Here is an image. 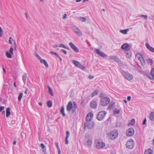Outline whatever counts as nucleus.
Returning a JSON list of instances; mask_svg holds the SVG:
<instances>
[{
    "label": "nucleus",
    "instance_id": "473e14b6",
    "mask_svg": "<svg viewBox=\"0 0 154 154\" xmlns=\"http://www.w3.org/2000/svg\"><path fill=\"white\" fill-rule=\"evenodd\" d=\"M135 124V120L134 119H132L130 121L129 125H134Z\"/></svg>",
    "mask_w": 154,
    "mask_h": 154
},
{
    "label": "nucleus",
    "instance_id": "052dcab7",
    "mask_svg": "<svg viewBox=\"0 0 154 154\" xmlns=\"http://www.w3.org/2000/svg\"><path fill=\"white\" fill-rule=\"evenodd\" d=\"M66 16H67L66 14H64V15L63 17V19H65L66 17Z\"/></svg>",
    "mask_w": 154,
    "mask_h": 154
},
{
    "label": "nucleus",
    "instance_id": "c9c22d12",
    "mask_svg": "<svg viewBox=\"0 0 154 154\" xmlns=\"http://www.w3.org/2000/svg\"><path fill=\"white\" fill-rule=\"evenodd\" d=\"M120 112V110L117 109H115L113 110V113L114 114H118Z\"/></svg>",
    "mask_w": 154,
    "mask_h": 154
},
{
    "label": "nucleus",
    "instance_id": "c85d7f7f",
    "mask_svg": "<svg viewBox=\"0 0 154 154\" xmlns=\"http://www.w3.org/2000/svg\"><path fill=\"white\" fill-rule=\"evenodd\" d=\"M99 91L97 90H95V91L92 93L91 94V97H93L97 95L98 93H99Z\"/></svg>",
    "mask_w": 154,
    "mask_h": 154
},
{
    "label": "nucleus",
    "instance_id": "7ed1b4c3",
    "mask_svg": "<svg viewBox=\"0 0 154 154\" xmlns=\"http://www.w3.org/2000/svg\"><path fill=\"white\" fill-rule=\"evenodd\" d=\"M118 131L116 130H113L110 132L108 136L110 139L114 140L118 136Z\"/></svg>",
    "mask_w": 154,
    "mask_h": 154
},
{
    "label": "nucleus",
    "instance_id": "4be33fe9",
    "mask_svg": "<svg viewBox=\"0 0 154 154\" xmlns=\"http://www.w3.org/2000/svg\"><path fill=\"white\" fill-rule=\"evenodd\" d=\"M152 150L150 148L146 149L145 152L144 154H152Z\"/></svg>",
    "mask_w": 154,
    "mask_h": 154
},
{
    "label": "nucleus",
    "instance_id": "aec40b11",
    "mask_svg": "<svg viewBox=\"0 0 154 154\" xmlns=\"http://www.w3.org/2000/svg\"><path fill=\"white\" fill-rule=\"evenodd\" d=\"M150 76V79L154 81V69H152L151 70Z\"/></svg>",
    "mask_w": 154,
    "mask_h": 154
},
{
    "label": "nucleus",
    "instance_id": "423d86ee",
    "mask_svg": "<svg viewBox=\"0 0 154 154\" xmlns=\"http://www.w3.org/2000/svg\"><path fill=\"white\" fill-rule=\"evenodd\" d=\"M106 112L105 111H102L99 112L97 117V119L99 121L102 120L105 117Z\"/></svg>",
    "mask_w": 154,
    "mask_h": 154
},
{
    "label": "nucleus",
    "instance_id": "4c0bfd02",
    "mask_svg": "<svg viewBox=\"0 0 154 154\" xmlns=\"http://www.w3.org/2000/svg\"><path fill=\"white\" fill-rule=\"evenodd\" d=\"M138 17H139L143 18L145 20H147L148 18L147 15H143L142 14H140L138 16Z\"/></svg>",
    "mask_w": 154,
    "mask_h": 154
},
{
    "label": "nucleus",
    "instance_id": "5701e85b",
    "mask_svg": "<svg viewBox=\"0 0 154 154\" xmlns=\"http://www.w3.org/2000/svg\"><path fill=\"white\" fill-rule=\"evenodd\" d=\"M146 62L148 65L151 66L153 63V60L152 59L149 58L147 60Z\"/></svg>",
    "mask_w": 154,
    "mask_h": 154
},
{
    "label": "nucleus",
    "instance_id": "f257e3e1",
    "mask_svg": "<svg viewBox=\"0 0 154 154\" xmlns=\"http://www.w3.org/2000/svg\"><path fill=\"white\" fill-rule=\"evenodd\" d=\"M77 108V105L75 102H73L72 103V102L70 101L68 103L67 107L66 110L67 111L70 112V111L71 110L72 113L75 112Z\"/></svg>",
    "mask_w": 154,
    "mask_h": 154
},
{
    "label": "nucleus",
    "instance_id": "4468645a",
    "mask_svg": "<svg viewBox=\"0 0 154 154\" xmlns=\"http://www.w3.org/2000/svg\"><path fill=\"white\" fill-rule=\"evenodd\" d=\"M69 45L71 48L75 52L77 53L79 50L78 48L72 42H70L69 43Z\"/></svg>",
    "mask_w": 154,
    "mask_h": 154
},
{
    "label": "nucleus",
    "instance_id": "e433bc0d",
    "mask_svg": "<svg viewBox=\"0 0 154 154\" xmlns=\"http://www.w3.org/2000/svg\"><path fill=\"white\" fill-rule=\"evenodd\" d=\"M48 92L49 94L52 96H53V94L52 93V89L49 87H48Z\"/></svg>",
    "mask_w": 154,
    "mask_h": 154
},
{
    "label": "nucleus",
    "instance_id": "a878e982",
    "mask_svg": "<svg viewBox=\"0 0 154 154\" xmlns=\"http://www.w3.org/2000/svg\"><path fill=\"white\" fill-rule=\"evenodd\" d=\"M10 109L9 108H8L6 111V116L8 117L10 116L11 115V112L10 111Z\"/></svg>",
    "mask_w": 154,
    "mask_h": 154
},
{
    "label": "nucleus",
    "instance_id": "1a4fd4ad",
    "mask_svg": "<svg viewBox=\"0 0 154 154\" xmlns=\"http://www.w3.org/2000/svg\"><path fill=\"white\" fill-rule=\"evenodd\" d=\"M134 133V129L133 128H130L128 129L126 131V135L128 136H132Z\"/></svg>",
    "mask_w": 154,
    "mask_h": 154
},
{
    "label": "nucleus",
    "instance_id": "774afa93",
    "mask_svg": "<svg viewBox=\"0 0 154 154\" xmlns=\"http://www.w3.org/2000/svg\"><path fill=\"white\" fill-rule=\"evenodd\" d=\"M46 149H43L42 151L44 152H46Z\"/></svg>",
    "mask_w": 154,
    "mask_h": 154
},
{
    "label": "nucleus",
    "instance_id": "a211bd4d",
    "mask_svg": "<svg viewBox=\"0 0 154 154\" xmlns=\"http://www.w3.org/2000/svg\"><path fill=\"white\" fill-rule=\"evenodd\" d=\"M70 135V133L68 131H67L66 132V136L65 137V143L66 144H68L69 143V141L68 140V138H69Z\"/></svg>",
    "mask_w": 154,
    "mask_h": 154
},
{
    "label": "nucleus",
    "instance_id": "13d9d810",
    "mask_svg": "<svg viewBox=\"0 0 154 154\" xmlns=\"http://www.w3.org/2000/svg\"><path fill=\"white\" fill-rule=\"evenodd\" d=\"M131 97L130 96H128L127 97V100L128 101H130L131 100Z\"/></svg>",
    "mask_w": 154,
    "mask_h": 154
},
{
    "label": "nucleus",
    "instance_id": "6e6d98bb",
    "mask_svg": "<svg viewBox=\"0 0 154 154\" xmlns=\"http://www.w3.org/2000/svg\"><path fill=\"white\" fill-rule=\"evenodd\" d=\"M56 56L59 59L60 61H62V58L59 56V55L58 54Z\"/></svg>",
    "mask_w": 154,
    "mask_h": 154
},
{
    "label": "nucleus",
    "instance_id": "0eeeda50",
    "mask_svg": "<svg viewBox=\"0 0 154 154\" xmlns=\"http://www.w3.org/2000/svg\"><path fill=\"white\" fill-rule=\"evenodd\" d=\"M135 57L140 62L142 66H144L145 65V61L143 58L140 54L139 53L135 55Z\"/></svg>",
    "mask_w": 154,
    "mask_h": 154
},
{
    "label": "nucleus",
    "instance_id": "2eb2a0df",
    "mask_svg": "<svg viewBox=\"0 0 154 154\" xmlns=\"http://www.w3.org/2000/svg\"><path fill=\"white\" fill-rule=\"evenodd\" d=\"M93 117V114L92 113L90 112L87 115L85 119L86 121L88 122L91 121Z\"/></svg>",
    "mask_w": 154,
    "mask_h": 154
},
{
    "label": "nucleus",
    "instance_id": "f8f14e48",
    "mask_svg": "<svg viewBox=\"0 0 154 154\" xmlns=\"http://www.w3.org/2000/svg\"><path fill=\"white\" fill-rule=\"evenodd\" d=\"M72 29L74 32L78 36H80L82 35V33L81 30L77 27H73Z\"/></svg>",
    "mask_w": 154,
    "mask_h": 154
},
{
    "label": "nucleus",
    "instance_id": "ddd939ff",
    "mask_svg": "<svg viewBox=\"0 0 154 154\" xmlns=\"http://www.w3.org/2000/svg\"><path fill=\"white\" fill-rule=\"evenodd\" d=\"M111 62H113L112 60H114V61L118 63L120 62V60L117 57L113 56H109V58L108 59Z\"/></svg>",
    "mask_w": 154,
    "mask_h": 154
},
{
    "label": "nucleus",
    "instance_id": "6ab92c4d",
    "mask_svg": "<svg viewBox=\"0 0 154 154\" xmlns=\"http://www.w3.org/2000/svg\"><path fill=\"white\" fill-rule=\"evenodd\" d=\"M97 106V103L96 102L92 101L91 103V107L92 108L95 109Z\"/></svg>",
    "mask_w": 154,
    "mask_h": 154
},
{
    "label": "nucleus",
    "instance_id": "9d476101",
    "mask_svg": "<svg viewBox=\"0 0 154 154\" xmlns=\"http://www.w3.org/2000/svg\"><path fill=\"white\" fill-rule=\"evenodd\" d=\"M94 51L96 54L102 57H105L107 56L106 54L101 51L99 49L95 48Z\"/></svg>",
    "mask_w": 154,
    "mask_h": 154
},
{
    "label": "nucleus",
    "instance_id": "de8ad7c7",
    "mask_svg": "<svg viewBox=\"0 0 154 154\" xmlns=\"http://www.w3.org/2000/svg\"><path fill=\"white\" fill-rule=\"evenodd\" d=\"M11 40H12V41H13L12 38L11 37H9V43L11 44H12V41H11Z\"/></svg>",
    "mask_w": 154,
    "mask_h": 154
},
{
    "label": "nucleus",
    "instance_id": "c03bdc74",
    "mask_svg": "<svg viewBox=\"0 0 154 154\" xmlns=\"http://www.w3.org/2000/svg\"><path fill=\"white\" fill-rule=\"evenodd\" d=\"M80 66L79 67V68L80 69H81L84 70L85 69V67L83 66L81 64L79 65Z\"/></svg>",
    "mask_w": 154,
    "mask_h": 154
},
{
    "label": "nucleus",
    "instance_id": "4d7b16f0",
    "mask_svg": "<svg viewBox=\"0 0 154 154\" xmlns=\"http://www.w3.org/2000/svg\"><path fill=\"white\" fill-rule=\"evenodd\" d=\"M146 119L145 118V119L143 121V125H144L146 124Z\"/></svg>",
    "mask_w": 154,
    "mask_h": 154
},
{
    "label": "nucleus",
    "instance_id": "a19ab883",
    "mask_svg": "<svg viewBox=\"0 0 154 154\" xmlns=\"http://www.w3.org/2000/svg\"><path fill=\"white\" fill-rule=\"evenodd\" d=\"M59 46L60 47L64 48L67 49H69L67 47H66L64 45L62 44H60Z\"/></svg>",
    "mask_w": 154,
    "mask_h": 154
},
{
    "label": "nucleus",
    "instance_id": "09e8293b",
    "mask_svg": "<svg viewBox=\"0 0 154 154\" xmlns=\"http://www.w3.org/2000/svg\"><path fill=\"white\" fill-rule=\"evenodd\" d=\"M40 146L42 147V149L45 148V146L44 144L43 143H41L40 144Z\"/></svg>",
    "mask_w": 154,
    "mask_h": 154
},
{
    "label": "nucleus",
    "instance_id": "864d4df0",
    "mask_svg": "<svg viewBox=\"0 0 154 154\" xmlns=\"http://www.w3.org/2000/svg\"><path fill=\"white\" fill-rule=\"evenodd\" d=\"M50 52L52 54H54L56 56H57V55L58 54L56 52L54 51H51Z\"/></svg>",
    "mask_w": 154,
    "mask_h": 154
},
{
    "label": "nucleus",
    "instance_id": "bf43d9fd",
    "mask_svg": "<svg viewBox=\"0 0 154 154\" xmlns=\"http://www.w3.org/2000/svg\"><path fill=\"white\" fill-rule=\"evenodd\" d=\"M57 150L58 154H61V151L60 149H57Z\"/></svg>",
    "mask_w": 154,
    "mask_h": 154
},
{
    "label": "nucleus",
    "instance_id": "f3484780",
    "mask_svg": "<svg viewBox=\"0 0 154 154\" xmlns=\"http://www.w3.org/2000/svg\"><path fill=\"white\" fill-rule=\"evenodd\" d=\"M146 47L147 49L151 52L154 53V48L150 46L148 43H146L145 44Z\"/></svg>",
    "mask_w": 154,
    "mask_h": 154
},
{
    "label": "nucleus",
    "instance_id": "cd10ccee",
    "mask_svg": "<svg viewBox=\"0 0 154 154\" xmlns=\"http://www.w3.org/2000/svg\"><path fill=\"white\" fill-rule=\"evenodd\" d=\"M92 144V141L91 140H89L87 141V146L88 147H90Z\"/></svg>",
    "mask_w": 154,
    "mask_h": 154
},
{
    "label": "nucleus",
    "instance_id": "393cba45",
    "mask_svg": "<svg viewBox=\"0 0 154 154\" xmlns=\"http://www.w3.org/2000/svg\"><path fill=\"white\" fill-rule=\"evenodd\" d=\"M27 78V76L26 74V73H24L23 74L22 77V79L23 80L24 84H25L26 82Z\"/></svg>",
    "mask_w": 154,
    "mask_h": 154
},
{
    "label": "nucleus",
    "instance_id": "20e7f679",
    "mask_svg": "<svg viewBox=\"0 0 154 154\" xmlns=\"http://www.w3.org/2000/svg\"><path fill=\"white\" fill-rule=\"evenodd\" d=\"M121 73L122 75L124 77L125 79L128 80L130 81L133 78V76L132 75L124 71H122Z\"/></svg>",
    "mask_w": 154,
    "mask_h": 154
},
{
    "label": "nucleus",
    "instance_id": "49530a36",
    "mask_svg": "<svg viewBox=\"0 0 154 154\" xmlns=\"http://www.w3.org/2000/svg\"><path fill=\"white\" fill-rule=\"evenodd\" d=\"M3 34V32L2 31V28L0 27V36L1 37Z\"/></svg>",
    "mask_w": 154,
    "mask_h": 154
},
{
    "label": "nucleus",
    "instance_id": "a18cd8bd",
    "mask_svg": "<svg viewBox=\"0 0 154 154\" xmlns=\"http://www.w3.org/2000/svg\"><path fill=\"white\" fill-rule=\"evenodd\" d=\"M13 48L11 46L10 50L9 51V52H10L11 54H13Z\"/></svg>",
    "mask_w": 154,
    "mask_h": 154
},
{
    "label": "nucleus",
    "instance_id": "f03ea898",
    "mask_svg": "<svg viewBox=\"0 0 154 154\" xmlns=\"http://www.w3.org/2000/svg\"><path fill=\"white\" fill-rule=\"evenodd\" d=\"M100 103L101 105L103 106H105L108 104L110 101L109 98L105 97L104 96H100Z\"/></svg>",
    "mask_w": 154,
    "mask_h": 154
},
{
    "label": "nucleus",
    "instance_id": "dca6fc26",
    "mask_svg": "<svg viewBox=\"0 0 154 154\" xmlns=\"http://www.w3.org/2000/svg\"><path fill=\"white\" fill-rule=\"evenodd\" d=\"M122 49L128 51L130 49L129 46L128 44L125 43L123 44L121 46Z\"/></svg>",
    "mask_w": 154,
    "mask_h": 154
},
{
    "label": "nucleus",
    "instance_id": "412c9836",
    "mask_svg": "<svg viewBox=\"0 0 154 154\" xmlns=\"http://www.w3.org/2000/svg\"><path fill=\"white\" fill-rule=\"evenodd\" d=\"M39 60H40V62L41 63L44 64L46 67L47 68L48 67V65L45 60H43L42 58Z\"/></svg>",
    "mask_w": 154,
    "mask_h": 154
},
{
    "label": "nucleus",
    "instance_id": "7c9ffc66",
    "mask_svg": "<svg viewBox=\"0 0 154 154\" xmlns=\"http://www.w3.org/2000/svg\"><path fill=\"white\" fill-rule=\"evenodd\" d=\"M52 103L51 101H49L47 102V106L48 107H51L52 106Z\"/></svg>",
    "mask_w": 154,
    "mask_h": 154
},
{
    "label": "nucleus",
    "instance_id": "b1692460",
    "mask_svg": "<svg viewBox=\"0 0 154 154\" xmlns=\"http://www.w3.org/2000/svg\"><path fill=\"white\" fill-rule=\"evenodd\" d=\"M149 119L152 121H154V112H151L149 115Z\"/></svg>",
    "mask_w": 154,
    "mask_h": 154
},
{
    "label": "nucleus",
    "instance_id": "58836bf2",
    "mask_svg": "<svg viewBox=\"0 0 154 154\" xmlns=\"http://www.w3.org/2000/svg\"><path fill=\"white\" fill-rule=\"evenodd\" d=\"M144 74L148 78L150 79V73L149 72H144Z\"/></svg>",
    "mask_w": 154,
    "mask_h": 154
},
{
    "label": "nucleus",
    "instance_id": "3c124183",
    "mask_svg": "<svg viewBox=\"0 0 154 154\" xmlns=\"http://www.w3.org/2000/svg\"><path fill=\"white\" fill-rule=\"evenodd\" d=\"M36 56L37 57V58L40 60L41 59V57H40V56L38 55V54H35Z\"/></svg>",
    "mask_w": 154,
    "mask_h": 154
},
{
    "label": "nucleus",
    "instance_id": "37998d69",
    "mask_svg": "<svg viewBox=\"0 0 154 154\" xmlns=\"http://www.w3.org/2000/svg\"><path fill=\"white\" fill-rule=\"evenodd\" d=\"M23 96V93H20L19 94V97H18V100L19 101H20L22 97Z\"/></svg>",
    "mask_w": 154,
    "mask_h": 154
},
{
    "label": "nucleus",
    "instance_id": "69168bd1",
    "mask_svg": "<svg viewBox=\"0 0 154 154\" xmlns=\"http://www.w3.org/2000/svg\"><path fill=\"white\" fill-rule=\"evenodd\" d=\"M16 141H13V145H15L16 144Z\"/></svg>",
    "mask_w": 154,
    "mask_h": 154
},
{
    "label": "nucleus",
    "instance_id": "680f3d73",
    "mask_svg": "<svg viewBox=\"0 0 154 154\" xmlns=\"http://www.w3.org/2000/svg\"><path fill=\"white\" fill-rule=\"evenodd\" d=\"M14 87L16 88H17V85L16 84V82H15L14 83Z\"/></svg>",
    "mask_w": 154,
    "mask_h": 154
},
{
    "label": "nucleus",
    "instance_id": "2f4dec72",
    "mask_svg": "<svg viewBox=\"0 0 154 154\" xmlns=\"http://www.w3.org/2000/svg\"><path fill=\"white\" fill-rule=\"evenodd\" d=\"M125 53L126 54V56L127 57L129 58L131 57V54L130 51H127Z\"/></svg>",
    "mask_w": 154,
    "mask_h": 154
},
{
    "label": "nucleus",
    "instance_id": "0e129e2a",
    "mask_svg": "<svg viewBox=\"0 0 154 154\" xmlns=\"http://www.w3.org/2000/svg\"><path fill=\"white\" fill-rule=\"evenodd\" d=\"M57 47H58V45H54L53 46V47L54 48H56Z\"/></svg>",
    "mask_w": 154,
    "mask_h": 154
},
{
    "label": "nucleus",
    "instance_id": "6e6552de",
    "mask_svg": "<svg viewBox=\"0 0 154 154\" xmlns=\"http://www.w3.org/2000/svg\"><path fill=\"white\" fill-rule=\"evenodd\" d=\"M84 129L85 130L88 128L89 129H91L94 126V124L93 122H85L84 124Z\"/></svg>",
    "mask_w": 154,
    "mask_h": 154
},
{
    "label": "nucleus",
    "instance_id": "c756f323",
    "mask_svg": "<svg viewBox=\"0 0 154 154\" xmlns=\"http://www.w3.org/2000/svg\"><path fill=\"white\" fill-rule=\"evenodd\" d=\"M129 31L128 29H126L124 30H122L120 31V32L122 33L126 34L127 33V32Z\"/></svg>",
    "mask_w": 154,
    "mask_h": 154
},
{
    "label": "nucleus",
    "instance_id": "f704fd0d",
    "mask_svg": "<svg viewBox=\"0 0 154 154\" xmlns=\"http://www.w3.org/2000/svg\"><path fill=\"white\" fill-rule=\"evenodd\" d=\"M6 56L8 58H11L12 57L11 54L8 51L6 52Z\"/></svg>",
    "mask_w": 154,
    "mask_h": 154
},
{
    "label": "nucleus",
    "instance_id": "79ce46f5",
    "mask_svg": "<svg viewBox=\"0 0 154 154\" xmlns=\"http://www.w3.org/2000/svg\"><path fill=\"white\" fill-rule=\"evenodd\" d=\"M79 20L82 21L83 22H85L86 20V19L85 18L82 17H80L79 18Z\"/></svg>",
    "mask_w": 154,
    "mask_h": 154
},
{
    "label": "nucleus",
    "instance_id": "39448f33",
    "mask_svg": "<svg viewBox=\"0 0 154 154\" xmlns=\"http://www.w3.org/2000/svg\"><path fill=\"white\" fill-rule=\"evenodd\" d=\"M134 145V140L132 139H130L127 142L126 145V147L129 149L133 148Z\"/></svg>",
    "mask_w": 154,
    "mask_h": 154
},
{
    "label": "nucleus",
    "instance_id": "72a5a7b5",
    "mask_svg": "<svg viewBox=\"0 0 154 154\" xmlns=\"http://www.w3.org/2000/svg\"><path fill=\"white\" fill-rule=\"evenodd\" d=\"M114 103H110L109 104V106L108 107V109H112L113 108V107L114 106Z\"/></svg>",
    "mask_w": 154,
    "mask_h": 154
},
{
    "label": "nucleus",
    "instance_id": "9b49d317",
    "mask_svg": "<svg viewBox=\"0 0 154 154\" xmlns=\"http://www.w3.org/2000/svg\"><path fill=\"white\" fill-rule=\"evenodd\" d=\"M96 148L98 149L102 148L105 146V144L103 142H95Z\"/></svg>",
    "mask_w": 154,
    "mask_h": 154
},
{
    "label": "nucleus",
    "instance_id": "5fc2aeb1",
    "mask_svg": "<svg viewBox=\"0 0 154 154\" xmlns=\"http://www.w3.org/2000/svg\"><path fill=\"white\" fill-rule=\"evenodd\" d=\"M55 145L57 147V149H60L59 146H58V143H57L56 142L55 143Z\"/></svg>",
    "mask_w": 154,
    "mask_h": 154
},
{
    "label": "nucleus",
    "instance_id": "338daca9",
    "mask_svg": "<svg viewBox=\"0 0 154 154\" xmlns=\"http://www.w3.org/2000/svg\"><path fill=\"white\" fill-rule=\"evenodd\" d=\"M38 104L39 105H40L41 106H42V103H41V102L39 103Z\"/></svg>",
    "mask_w": 154,
    "mask_h": 154
},
{
    "label": "nucleus",
    "instance_id": "bb28decb",
    "mask_svg": "<svg viewBox=\"0 0 154 154\" xmlns=\"http://www.w3.org/2000/svg\"><path fill=\"white\" fill-rule=\"evenodd\" d=\"M60 112L63 116H65V114L64 113V106H62L61 109L60 110Z\"/></svg>",
    "mask_w": 154,
    "mask_h": 154
},
{
    "label": "nucleus",
    "instance_id": "ea45409f",
    "mask_svg": "<svg viewBox=\"0 0 154 154\" xmlns=\"http://www.w3.org/2000/svg\"><path fill=\"white\" fill-rule=\"evenodd\" d=\"M72 63L73 64H74L76 67L77 66H78V64L79 62L75 60H73L72 61Z\"/></svg>",
    "mask_w": 154,
    "mask_h": 154
},
{
    "label": "nucleus",
    "instance_id": "e2e57ef3",
    "mask_svg": "<svg viewBox=\"0 0 154 154\" xmlns=\"http://www.w3.org/2000/svg\"><path fill=\"white\" fill-rule=\"evenodd\" d=\"M24 93L25 94H26L27 93V89H26V90H25V91H24Z\"/></svg>",
    "mask_w": 154,
    "mask_h": 154
},
{
    "label": "nucleus",
    "instance_id": "8fccbe9b",
    "mask_svg": "<svg viewBox=\"0 0 154 154\" xmlns=\"http://www.w3.org/2000/svg\"><path fill=\"white\" fill-rule=\"evenodd\" d=\"M60 51L63 52L65 54H67V51L63 49L61 50Z\"/></svg>",
    "mask_w": 154,
    "mask_h": 154
},
{
    "label": "nucleus",
    "instance_id": "603ef678",
    "mask_svg": "<svg viewBox=\"0 0 154 154\" xmlns=\"http://www.w3.org/2000/svg\"><path fill=\"white\" fill-rule=\"evenodd\" d=\"M5 107L3 106H1L0 107V112L2 111L4 109Z\"/></svg>",
    "mask_w": 154,
    "mask_h": 154
}]
</instances>
